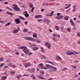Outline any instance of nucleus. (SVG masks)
Here are the masks:
<instances>
[{
	"label": "nucleus",
	"mask_w": 80,
	"mask_h": 80,
	"mask_svg": "<svg viewBox=\"0 0 80 80\" xmlns=\"http://www.w3.org/2000/svg\"><path fill=\"white\" fill-rule=\"evenodd\" d=\"M18 49L19 50L23 49L22 50L25 54L26 55H31L32 54V52H30V51L28 50V48L26 46H21L19 47Z\"/></svg>",
	"instance_id": "obj_1"
},
{
	"label": "nucleus",
	"mask_w": 80,
	"mask_h": 80,
	"mask_svg": "<svg viewBox=\"0 0 80 80\" xmlns=\"http://www.w3.org/2000/svg\"><path fill=\"white\" fill-rule=\"evenodd\" d=\"M24 39L25 40H29V41H31L32 42H38V43H41V41L38 40V39H36L33 38H32L30 37H26L24 38Z\"/></svg>",
	"instance_id": "obj_2"
},
{
	"label": "nucleus",
	"mask_w": 80,
	"mask_h": 80,
	"mask_svg": "<svg viewBox=\"0 0 80 80\" xmlns=\"http://www.w3.org/2000/svg\"><path fill=\"white\" fill-rule=\"evenodd\" d=\"M79 52H76L75 51H72L70 50H68L66 52L67 55H76L77 54H80Z\"/></svg>",
	"instance_id": "obj_3"
},
{
	"label": "nucleus",
	"mask_w": 80,
	"mask_h": 80,
	"mask_svg": "<svg viewBox=\"0 0 80 80\" xmlns=\"http://www.w3.org/2000/svg\"><path fill=\"white\" fill-rule=\"evenodd\" d=\"M13 9L16 12H19L20 11V9L18 8V6L16 4H14L13 5Z\"/></svg>",
	"instance_id": "obj_4"
},
{
	"label": "nucleus",
	"mask_w": 80,
	"mask_h": 80,
	"mask_svg": "<svg viewBox=\"0 0 80 80\" xmlns=\"http://www.w3.org/2000/svg\"><path fill=\"white\" fill-rule=\"evenodd\" d=\"M49 72H57V68L55 67L52 66L51 68L49 70Z\"/></svg>",
	"instance_id": "obj_5"
},
{
	"label": "nucleus",
	"mask_w": 80,
	"mask_h": 80,
	"mask_svg": "<svg viewBox=\"0 0 80 80\" xmlns=\"http://www.w3.org/2000/svg\"><path fill=\"white\" fill-rule=\"evenodd\" d=\"M70 23H71V25L72 26H73V27H74L72 28V30H76V27H75L76 25L75 24V23H74V22L73 21V20L71 19L70 20Z\"/></svg>",
	"instance_id": "obj_6"
},
{
	"label": "nucleus",
	"mask_w": 80,
	"mask_h": 80,
	"mask_svg": "<svg viewBox=\"0 0 80 80\" xmlns=\"http://www.w3.org/2000/svg\"><path fill=\"white\" fill-rule=\"evenodd\" d=\"M38 67L40 68H42V69H43L44 70H47V68L45 67H44L43 65V63H41L39 64Z\"/></svg>",
	"instance_id": "obj_7"
},
{
	"label": "nucleus",
	"mask_w": 80,
	"mask_h": 80,
	"mask_svg": "<svg viewBox=\"0 0 80 80\" xmlns=\"http://www.w3.org/2000/svg\"><path fill=\"white\" fill-rule=\"evenodd\" d=\"M45 45L48 47V48L50 50V48H51V44L50 43H49L48 42H46L45 44Z\"/></svg>",
	"instance_id": "obj_8"
},
{
	"label": "nucleus",
	"mask_w": 80,
	"mask_h": 80,
	"mask_svg": "<svg viewBox=\"0 0 80 80\" xmlns=\"http://www.w3.org/2000/svg\"><path fill=\"white\" fill-rule=\"evenodd\" d=\"M19 30H20V28L18 27V28L17 29H13L12 31V32L13 33H15V34H17V33H18V32Z\"/></svg>",
	"instance_id": "obj_9"
},
{
	"label": "nucleus",
	"mask_w": 80,
	"mask_h": 80,
	"mask_svg": "<svg viewBox=\"0 0 80 80\" xmlns=\"http://www.w3.org/2000/svg\"><path fill=\"white\" fill-rule=\"evenodd\" d=\"M53 37H57L58 38H60V35L57 34H53L52 35Z\"/></svg>",
	"instance_id": "obj_10"
},
{
	"label": "nucleus",
	"mask_w": 80,
	"mask_h": 80,
	"mask_svg": "<svg viewBox=\"0 0 80 80\" xmlns=\"http://www.w3.org/2000/svg\"><path fill=\"white\" fill-rule=\"evenodd\" d=\"M15 21L16 22L17 24H18V23H20V20L19 18L15 19Z\"/></svg>",
	"instance_id": "obj_11"
},
{
	"label": "nucleus",
	"mask_w": 80,
	"mask_h": 80,
	"mask_svg": "<svg viewBox=\"0 0 80 80\" xmlns=\"http://www.w3.org/2000/svg\"><path fill=\"white\" fill-rule=\"evenodd\" d=\"M43 22H47V24H48V23H50V21L48 19H44L43 20Z\"/></svg>",
	"instance_id": "obj_12"
},
{
	"label": "nucleus",
	"mask_w": 80,
	"mask_h": 80,
	"mask_svg": "<svg viewBox=\"0 0 80 80\" xmlns=\"http://www.w3.org/2000/svg\"><path fill=\"white\" fill-rule=\"evenodd\" d=\"M46 68H47V69L48 68H52V66H50V65H49V64H47L46 65Z\"/></svg>",
	"instance_id": "obj_13"
},
{
	"label": "nucleus",
	"mask_w": 80,
	"mask_h": 80,
	"mask_svg": "<svg viewBox=\"0 0 80 80\" xmlns=\"http://www.w3.org/2000/svg\"><path fill=\"white\" fill-rule=\"evenodd\" d=\"M31 65V64L30 63H26L24 64L25 67L26 68L28 67H30Z\"/></svg>",
	"instance_id": "obj_14"
},
{
	"label": "nucleus",
	"mask_w": 80,
	"mask_h": 80,
	"mask_svg": "<svg viewBox=\"0 0 80 80\" xmlns=\"http://www.w3.org/2000/svg\"><path fill=\"white\" fill-rule=\"evenodd\" d=\"M57 19H58V20H60V19H62V18H63V16H60L58 17H56Z\"/></svg>",
	"instance_id": "obj_15"
},
{
	"label": "nucleus",
	"mask_w": 80,
	"mask_h": 80,
	"mask_svg": "<svg viewBox=\"0 0 80 80\" xmlns=\"http://www.w3.org/2000/svg\"><path fill=\"white\" fill-rule=\"evenodd\" d=\"M43 16L42 15H38L35 17V18H42Z\"/></svg>",
	"instance_id": "obj_16"
},
{
	"label": "nucleus",
	"mask_w": 80,
	"mask_h": 80,
	"mask_svg": "<svg viewBox=\"0 0 80 80\" xmlns=\"http://www.w3.org/2000/svg\"><path fill=\"white\" fill-rule=\"evenodd\" d=\"M53 13H54V12L52 11L51 12L50 14H46V16H47V17H48L49 16L50 17H52V15H53Z\"/></svg>",
	"instance_id": "obj_17"
},
{
	"label": "nucleus",
	"mask_w": 80,
	"mask_h": 80,
	"mask_svg": "<svg viewBox=\"0 0 80 80\" xmlns=\"http://www.w3.org/2000/svg\"><path fill=\"white\" fill-rule=\"evenodd\" d=\"M32 37L34 38H37L38 37L36 33H33L32 34Z\"/></svg>",
	"instance_id": "obj_18"
},
{
	"label": "nucleus",
	"mask_w": 80,
	"mask_h": 80,
	"mask_svg": "<svg viewBox=\"0 0 80 80\" xmlns=\"http://www.w3.org/2000/svg\"><path fill=\"white\" fill-rule=\"evenodd\" d=\"M52 39L54 42H57V38H56V37H52Z\"/></svg>",
	"instance_id": "obj_19"
},
{
	"label": "nucleus",
	"mask_w": 80,
	"mask_h": 80,
	"mask_svg": "<svg viewBox=\"0 0 80 80\" xmlns=\"http://www.w3.org/2000/svg\"><path fill=\"white\" fill-rule=\"evenodd\" d=\"M56 59L58 60H62V58L59 56H57L56 57Z\"/></svg>",
	"instance_id": "obj_20"
},
{
	"label": "nucleus",
	"mask_w": 80,
	"mask_h": 80,
	"mask_svg": "<svg viewBox=\"0 0 80 80\" xmlns=\"http://www.w3.org/2000/svg\"><path fill=\"white\" fill-rule=\"evenodd\" d=\"M41 58L42 59H45L47 58V56L44 55H42L41 56Z\"/></svg>",
	"instance_id": "obj_21"
},
{
	"label": "nucleus",
	"mask_w": 80,
	"mask_h": 80,
	"mask_svg": "<svg viewBox=\"0 0 80 80\" xmlns=\"http://www.w3.org/2000/svg\"><path fill=\"white\" fill-rule=\"evenodd\" d=\"M46 63H50L51 64H52V65H55V64L53 63V62H51V61H46Z\"/></svg>",
	"instance_id": "obj_22"
},
{
	"label": "nucleus",
	"mask_w": 80,
	"mask_h": 80,
	"mask_svg": "<svg viewBox=\"0 0 80 80\" xmlns=\"http://www.w3.org/2000/svg\"><path fill=\"white\" fill-rule=\"evenodd\" d=\"M60 30H61V32H63V29H64V27L63 26H61L60 28Z\"/></svg>",
	"instance_id": "obj_23"
},
{
	"label": "nucleus",
	"mask_w": 80,
	"mask_h": 80,
	"mask_svg": "<svg viewBox=\"0 0 80 80\" xmlns=\"http://www.w3.org/2000/svg\"><path fill=\"white\" fill-rule=\"evenodd\" d=\"M6 13H7V14H9V15H14V14H13V13H12V12H6Z\"/></svg>",
	"instance_id": "obj_24"
},
{
	"label": "nucleus",
	"mask_w": 80,
	"mask_h": 80,
	"mask_svg": "<svg viewBox=\"0 0 80 80\" xmlns=\"http://www.w3.org/2000/svg\"><path fill=\"white\" fill-rule=\"evenodd\" d=\"M41 50L42 52V53H45V50H44V48L43 47H41Z\"/></svg>",
	"instance_id": "obj_25"
},
{
	"label": "nucleus",
	"mask_w": 80,
	"mask_h": 80,
	"mask_svg": "<svg viewBox=\"0 0 80 80\" xmlns=\"http://www.w3.org/2000/svg\"><path fill=\"white\" fill-rule=\"evenodd\" d=\"M19 18H20V19H21V20H26V19L23 18L22 16H19Z\"/></svg>",
	"instance_id": "obj_26"
},
{
	"label": "nucleus",
	"mask_w": 80,
	"mask_h": 80,
	"mask_svg": "<svg viewBox=\"0 0 80 80\" xmlns=\"http://www.w3.org/2000/svg\"><path fill=\"white\" fill-rule=\"evenodd\" d=\"M68 68H64L62 70V71L63 72H65V71H66V70H67Z\"/></svg>",
	"instance_id": "obj_27"
},
{
	"label": "nucleus",
	"mask_w": 80,
	"mask_h": 80,
	"mask_svg": "<svg viewBox=\"0 0 80 80\" xmlns=\"http://www.w3.org/2000/svg\"><path fill=\"white\" fill-rule=\"evenodd\" d=\"M38 49H39V48L38 47H34L33 48V50H38Z\"/></svg>",
	"instance_id": "obj_28"
},
{
	"label": "nucleus",
	"mask_w": 80,
	"mask_h": 80,
	"mask_svg": "<svg viewBox=\"0 0 80 80\" xmlns=\"http://www.w3.org/2000/svg\"><path fill=\"white\" fill-rule=\"evenodd\" d=\"M31 77L32 78V79H33V80H35V79L36 78V77L34 75V74H32Z\"/></svg>",
	"instance_id": "obj_29"
},
{
	"label": "nucleus",
	"mask_w": 80,
	"mask_h": 80,
	"mask_svg": "<svg viewBox=\"0 0 80 80\" xmlns=\"http://www.w3.org/2000/svg\"><path fill=\"white\" fill-rule=\"evenodd\" d=\"M35 71V68H32L31 69V72H34Z\"/></svg>",
	"instance_id": "obj_30"
},
{
	"label": "nucleus",
	"mask_w": 80,
	"mask_h": 80,
	"mask_svg": "<svg viewBox=\"0 0 80 80\" xmlns=\"http://www.w3.org/2000/svg\"><path fill=\"white\" fill-rule=\"evenodd\" d=\"M68 17H69L68 16H65L64 18V19L65 20H68Z\"/></svg>",
	"instance_id": "obj_31"
},
{
	"label": "nucleus",
	"mask_w": 80,
	"mask_h": 80,
	"mask_svg": "<svg viewBox=\"0 0 80 80\" xmlns=\"http://www.w3.org/2000/svg\"><path fill=\"white\" fill-rule=\"evenodd\" d=\"M55 28L56 29V30H59V26H56L55 27Z\"/></svg>",
	"instance_id": "obj_32"
},
{
	"label": "nucleus",
	"mask_w": 80,
	"mask_h": 80,
	"mask_svg": "<svg viewBox=\"0 0 80 80\" xmlns=\"http://www.w3.org/2000/svg\"><path fill=\"white\" fill-rule=\"evenodd\" d=\"M2 80H6L7 79V77L6 76H3L2 78Z\"/></svg>",
	"instance_id": "obj_33"
},
{
	"label": "nucleus",
	"mask_w": 80,
	"mask_h": 80,
	"mask_svg": "<svg viewBox=\"0 0 80 80\" xmlns=\"http://www.w3.org/2000/svg\"><path fill=\"white\" fill-rule=\"evenodd\" d=\"M43 5H44V6H48L49 5V4H48V3H44L43 4Z\"/></svg>",
	"instance_id": "obj_34"
},
{
	"label": "nucleus",
	"mask_w": 80,
	"mask_h": 80,
	"mask_svg": "<svg viewBox=\"0 0 80 80\" xmlns=\"http://www.w3.org/2000/svg\"><path fill=\"white\" fill-rule=\"evenodd\" d=\"M24 16H25L26 17H28L29 16V14L28 13H26L25 14Z\"/></svg>",
	"instance_id": "obj_35"
},
{
	"label": "nucleus",
	"mask_w": 80,
	"mask_h": 80,
	"mask_svg": "<svg viewBox=\"0 0 80 80\" xmlns=\"http://www.w3.org/2000/svg\"><path fill=\"white\" fill-rule=\"evenodd\" d=\"M37 77H38V78H41V79H45V78H43L42 77H40L39 76H37Z\"/></svg>",
	"instance_id": "obj_36"
},
{
	"label": "nucleus",
	"mask_w": 80,
	"mask_h": 80,
	"mask_svg": "<svg viewBox=\"0 0 80 80\" xmlns=\"http://www.w3.org/2000/svg\"><path fill=\"white\" fill-rule=\"evenodd\" d=\"M12 23L11 22H9L7 24H6L5 25L6 27H7V26H8V25H10V23Z\"/></svg>",
	"instance_id": "obj_37"
},
{
	"label": "nucleus",
	"mask_w": 80,
	"mask_h": 80,
	"mask_svg": "<svg viewBox=\"0 0 80 80\" xmlns=\"http://www.w3.org/2000/svg\"><path fill=\"white\" fill-rule=\"evenodd\" d=\"M40 73L42 74H45V72L43 71H40Z\"/></svg>",
	"instance_id": "obj_38"
},
{
	"label": "nucleus",
	"mask_w": 80,
	"mask_h": 80,
	"mask_svg": "<svg viewBox=\"0 0 80 80\" xmlns=\"http://www.w3.org/2000/svg\"><path fill=\"white\" fill-rule=\"evenodd\" d=\"M5 65V63H3L0 65V68H2Z\"/></svg>",
	"instance_id": "obj_39"
},
{
	"label": "nucleus",
	"mask_w": 80,
	"mask_h": 80,
	"mask_svg": "<svg viewBox=\"0 0 80 80\" xmlns=\"http://www.w3.org/2000/svg\"><path fill=\"white\" fill-rule=\"evenodd\" d=\"M3 58H1L0 59V62H3Z\"/></svg>",
	"instance_id": "obj_40"
},
{
	"label": "nucleus",
	"mask_w": 80,
	"mask_h": 80,
	"mask_svg": "<svg viewBox=\"0 0 80 80\" xmlns=\"http://www.w3.org/2000/svg\"><path fill=\"white\" fill-rule=\"evenodd\" d=\"M11 68H15V67H16V66L15 65H12L11 66Z\"/></svg>",
	"instance_id": "obj_41"
},
{
	"label": "nucleus",
	"mask_w": 80,
	"mask_h": 80,
	"mask_svg": "<svg viewBox=\"0 0 80 80\" xmlns=\"http://www.w3.org/2000/svg\"><path fill=\"white\" fill-rule=\"evenodd\" d=\"M23 32H25V33H26L27 32V29H25L23 30Z\"/></svg>",
	"instance_id": "obj_42"
},
{
	"label": "nucleus",
	"mask_w": 80,
	"mask_h": 80,
	"mask_svg": "<svg viewBox=\"0 0 80 80\" xmlns=\"http://www.w3.org/2000/svg\"><path fill=\"white\" fill-rule=\"evenodd\" d=\"M27 72H31V69L30 68H28L27 69Z\"/></svg>",
	"instance_id": "obj_43"
},
{
	"label": "nucleus",
	"mask_w": 80,
	"mask_h": 80,
	"mask_svg": "<svg viewBox=\"0 0 80 80\" xmlns=\"http://www.w3.org/2000/svg\"><path fill=\"white\" fill-rule=\"evenodd\" d=\"M19 54L20 53L18 52H15V55H19Z\"/></svg>",
	"instance_id": "obj_44"
},
{
	"label": "nucleus",
	"mask_w": 80,
	"mask_h": 80,
	"mask_svg": "<svg viewBox=\"0 0 80 80\" xmlns=\"http://www.w3.org/2000/svg\"><path fill=\"white\" fill-rule=\"evenodd\" d=\"M29 76V75L28 74H24L23 75V77H28Z\"/></svg>",
	"instance_id": "obj_45"
},
{
	"label": "nucleus",
	"mask_w": 80,
	"mask_h": 80,
	"mask_svg": "<svg viewBox=\"0 0 80 80\" xmlns=\"http://www.w3.org/2000/svg\"><path fill=\"white\" fill-rule=\"evenodd\" d=\"M67 31H68V32H70L71 30L69 28H68L67 29Z\"/></svg>",
	"instance_id": "obj_46"
},
{
	"label": "nucleus",
	"mask_w": 80,
	"mask_h": 80,
	"mask_svg": "<svg viewBox=\"0 0 80 80\" xmlns=\"http://www.w3.org/2000/svg\"><path fill=\"white\" fill-rule=\"evenodd\" d=\"M20 77H21V75H19L17 77V78L18 79H19L20 78Z\"/></svg>",
	"instance_id": "obj_47"
},
{
	"label": "nucleus",
	"mask_w": 80,
	"mask_h": 80,
	"mask_svg": "<svg viewBox=\"0 0 80 80\" xmlns=\"http://www.w3.org/2000/svg\"><path fill=\"white\" fill-rule=\"evenodd\" d=\"M30 4L29 5V7L30 8H32V7H33V4H32L31 3H30Z\"/></svg>",
	"instance_id": "obj_48"
},
{
	"label": "nucleus",
	"mask_w": 80,
	"mask_h": 80,
	"mask_svg": "<svg viewBox=\"0 0 80 80\" xmlns=\"http://www.w3.org/2000/svg\"><path fill=\"white\" fill-rule=\"evenodd\" d=\"M72 67H73V68H77V67L76 66H75L74 65H72Z\"/></svg>",
	"instance_id": "obj_49"
},
{
	"label": "nucleus",
	"mask_w": 80,
	"mask_h": 80,
	"mask_svg": "<svg viewBox=\"0 0 80 80\" xmlns=\"http://www.w3.org/2000/svg\"><path fill=\"white\" fill-rule=\"evenodd\" d=\"M74 76L75 77H78V75L76 74L74 75Z\"/></svg>",
	"instance_id": "obj_50"
},
{
	"label": "nucleus",
	"mask_w": 80,
	"mask_h": 80,
	"mask_svg": "<svg viewBox=\"0 0 80 80\" xmlns=\"http://www.w3.org/2000/svg\"><path fill=\"white\" fill-rule=\"evenodd\" d=\"M34 8H32V11H31V12H32V13L33 12V10H34Z\"/></svg>",
	"instance_id": "obj_51"
},
{
	"label": "nucleus",
	"mask_w": 80,
	"mask_h": 80,
	"mask_svg": "<svg viewBox=\"0 0 80 80\" xmlns=\"http://www.w3.org/2000/svg\"><path fill=\"white\" fill-rule=\"evenodd\" d=\"M77 35L78 37H80V33L78 32L77 33Z\"/></svg>",
	"instance_id": "obj_52"
},
{
	"label": "nucleus",
	"mask_w": 80,
	"mask_h": 80,
	"mask_svg": "<svg viewBox=\"0 0 80 80\" xmlns=\"http://www.w3.org/2000/svg\"><path fill=\"white\" fill-rule=\"evenodd\" d=\"M38 21L39 22H42V21H43V20L42 19H39L38 20Z\"/></svg>",
	"instance_id": "obj_53"
},
{
	"label": "nucleus",
	"mask_w": 80,
	"mask_h": 80,
	"mask_svg": "<svg viewBox=\"0 0 80 80\" xmlns=\"http://www.w3.org/2000/svg\"><path fill=\"white\" fill-rule=\"evenodd\" d=\"M15 71L12 72H11V73L12 75H14V74H15Z\"/></svg>",
	"instance_id": "obj_54"
},
{
	"label": "nucleus",
	"mask_w": 80,
	"mask_h": 80,
	"mask_svg": "<svg viewBox=\"0 0 80 80\" xmlns=\"http://www.w3.org/2000/svg\"><path fill=\"white\" fill-rule=\"evenodd\" d=\"M8 66H5L4 67V69H7L8 68Z\"/></svg>",
	"instance_id": "obj_55"
},
{
	"label": "nucleus",
	"mask_w": 80,
	"mask_h": 80,
	"mask_svg": "<svg viewBox=\"0 0 80 80\" xmlns=\"http://www.w3.org/2000/svg\"><path fill=\"white\" fill-rule=\"evenodd\" d=\"M61 15V13H57V16H60V15Z\"/></svg>",
	"instance_id": "obj_56"
},
{
	"label": "nucleus",
	"mask_w": 80,
	"mask_h": 80,
	"mask_svg": "<svg viewBox=\"0 0 80 80\" xmlns=\"http://www.w3.org/2000/svg\"><path fill=\"white\" fill-rule=\"evenodd\" d=\"M0 22H1V23H4V21H3L2 20H1Z\"/></svg>",
	"instance_id": "obj_57"
},
{
	"label": "nucleus",
	"mask_w": 80,
	"mask_h": 80,
	"mask_svg": "<svg viewBox=\"0 0 80 80\" xmlns=\"http://www.w3.org/2000/svg\"><path fill=\"white\" fill-rule=\"evenodd\" d=\"M76 7H77V6H74L73 7V9H76Z\"/></svg>",
	"instance_id": "obj_58"
},
{
	"label": "nucleus",
	"mask_w": 80,
	"mask_h": 80,
	"mask_svg": "<svg viewBox=\"0 0 80 80\" xmlns=\"http://www.w3.org/2000/svg\"><path fill=\"white\" fill-rule=\"evenodd\" d=\"M5 52H6V53H8V52H9V51L7 50H5Z\"/></svg>",
	"instance_id": "obj_59"
},
{
	"label": "nucleus",
	"mask_w": 80,
	"mask_h": 80,
	"mask_svg": "<svg viewBox=\"0 0 80 80\" xmlns=\"http://www.w3.org/2000/svg\"><path fill=\"white\" fill-rule=\"evenodd\" d=\"M60 5V3H57L56 4V5H57V6L58 5Z\"/></svg>",
	"instance_id": "obj_60"
},
{
	"label": "nucleus",
	"mask_w": 80,
	"mask_h": 80,
	"mask_svg": "<svg viewBox=\"0 0 80 80\" xmlns=\"http://www.w3.org/2000/svg\"><path fill=\"white\" fill-rule=\"evenodd\" d=\"M4 4L6 5V4H8V2H6L4 3Z\"/></svg>",
	"instance_id": "obj_61"
},
{
	"label": "nucleus",
	"mask_w": 80,
	"mask_h": 80,
	"mask_svg": "<svg viewBox=\"0 0 80 80\" xmlns=\"http://www.w3.org/2000/svg\"><path fill=\"white\" fill-rule=\"evenodd\" d=\"M45 10V9H42L41 10V12H43V11H44V10Z\"/></svg>",
	"instance_id": "obj_62"
},
{
	"label": "nucleus",
	"mask_w": 80,
	"mask_h": 80,
	"mask_svg": "<svg viewBox=\"0 0 80 80\" xmlns=\"http://www.w3.org/2000/svg\"><path fill=\"white\" fill-rule=\"evenodd\" d=\"M21 56L22 57H24L25 56V55L24 54H21Z\"/></svg>",
	"instance_id": "obj_63"
},
{
	"label": "nucleus",
	"mask_w": 80,
	"mask_h": 80,
	"mask_svg": "<svg viewBox=\"0 0 80 80\" xmlns=\"http://www.w3.org/2000/svg\"><path fill=\"white\" fill-rule=\"evenodd\" d=\"M53 80V78H50L49 79H48L47 80Z\"/></svg>",
	"instance_id": "obj_64"
}]
</instances>
